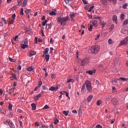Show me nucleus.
<instances>
[{
  "label": "nucleus",
  "instance_id": "nucleus-31",
  "mask_svg": "<svg viewBox=\"0 0 128 128\" xmlns=\"http://www.w3.org/2000/svg\"><path fill=\"white\" fill-rule=\"evenodd\" d=\"M42 82L40 80L38 82V88H40V87L42 86Z\"/></svg>",
  "mask_w": 128,
  "mask_h": 128
},
{
  "label": "nucleus",
  "instance_id": "nucleus-13",
  "mask_svg": "<svg viewBox=\"0 0 128 128\" xmlns=\"http://www.w3.org/2000/svg\"><path fill=\"white\" fill-rule=\"evenodd\" d=\"M100 24H101V26H102V28H104V26H106V23L104 22V21L102 20H100Z\"/></svg>",
  "mask_w": 128,
  "mask_h": 128
},
{
  "label": "nucleus",
  "instance_id": "nucleus-26",
  "mask_svg": "<svg viewBox=\"0 0 128 128\" xmlns=\"http://www.w3.org/2000/svg\"><path fill=\"white\" fill-rule=\"evenodd\" d=\"M12 78L14 80H16V75L14 74H12V77H10V80H12Z\"/></svg>",
  "mask_w": 128,
  "mask_h": 128
},
{
  "label": "nucleus",
  "instance_id": "nucleus-43",
  "mask_svg": "<svg viewBox=\"0 0 128 128\" xmlns=\"http://www.w3.org/2000/svg\"><path fill=\"white\" fill-rule=\"evenodd\" d=\"M20 14L21 16H24V8H21Z\"/></svg>",
  "mask_w": 128,
  "mask_h": 128
},
{
  "label": "nucleus",
  "instance_id": "nucleus-49",
  "mask_svg": "<svg viewBox=\"0 0 128 128\" xmlns=\"http://www.w3.org/2000/svg\"><path fill=\"white\" fill-rule=\"evenodd\" d=\"M14 22V20L12 19L9 22V24H12Z\"/></svg>",
  "mask_w": 128,
  "mask_h": 128
},
{
  "label": "nucleus",
  "instance_id": "nucleus-60",
  "mask_svg": "<svg viewBox=\"0 0 128 128\" xmlns=\"http://www.w3.org/2000/svg\"><path fill=\"white\" fill-rule=\"evenodd\" d=\"M110 28H111L112 30H114V24H112Z\"/></svg>",
  "mask_w": 128,
  "mask_h": 128
},
{
  "label": "nucleus",
  "instance_id": "nucleus-50",
  "mask_svg": "<svg viewBox=\"0 0 128 128\" xmlns=\"http://www.w3.org/2000/svg\"><path fill=\"white\" fill-rule=\"evenodd\" d=\"M12 20H16V14H14L12 15Z\"/></svg>",
  "mask_w": 128,
  "mask_h": 128
},
{
  "label": "nucleus",
  "instance_id": "nucleus-3",
  "mask_svg": "<svg viewBox=\"0 0 128 128\" xmlns=\"http://www.w3.org/2000/svg\"><path fill=\"white\" fill-rule=\"evenodd\" d=\"M84 84L85 86L86 84V90L88 92H90L92 91V83L90 82V81L87 80Z\"/></svg>",
  "mask_w": 128,
  "mask_h": 128
},
{
  "label": "nucleus",
  "instance_id": "nucleus-28",
  "mask_svg": "<svg viewBox=\"0 0 128 128\" xmlns=\"http://www.w3.org/2000/svg\"><path fill=\"white\" fill-rule=\"evenodd\" d=\"M8 108L9 110H12V105L9 103Z\"/></svg>",
  "mask_w": 128,
  "mask_h": 128
},
{
  "label": "nucleus",
  "instance_id": "nucleus-10",
  "mask_svg": "<svg viewBox=\"0 0 128 128\" xmlns=\"http://www.w3.org/2000/svg\"><path fill=\"white\" fill-rule=\"evenodd\" d=\"M112 20L113 22H114L115 24H118V16L116 15H114L112 16Z\"/></svg>",
  "mask_w": 128,
  "mask_h": 128
},
{
  "label": "nucleus",
  "instance_id": "nucleus-30",
  "mask_svg": "<svg viewBox=\"0 0 128 128\" xmlns=\"http://www.w3.org/2000/svg\"><path fill=\"white\" fill-rule=\"evenodd\" d=\"M18 5L19 6H22V0H18Z\"/></svg>",
  "mask_w": 128,
  "mask_h": 128
},
{
  "label": "nucleus",
  "instance_id": "nucleus-1",
  "mask_svg": "<svg viewBox=\"0 0 128 128\" xmlns=\"http://www.w3.org/2000/svg\"><path fill=\"white\" fill-rule=\"evenodd\" d=\"M69 18H70L68 17V16L65 18L62 17V16H59L56 18V20L57 22H58V24H60L61 26H66Z\"/></svg>",
  "mask_w": 128,
  "mask_h": 128
},
{
  "label": "nucleus",
  "instance_id": "nucleus-61",
  "mask_svg": "<svg viewBox=\"0 0 128 128\" xmlns=\"http://www.w3.org/2000/svg\"><path fill=\"white\" fill-rule=\"evenodd\" d=\"M16 6H13L12 8H11V10H16Z\"/></svg>",
  "mask_w": 128,
  "mask_h": 128
},
{
  "label": "nucleus",
  "instance_id": "nucleus-44",
  "mask_svg": "<svg viewBox=\"0 0 128 128\" xmlns=\"http://www.w3.org/2000/svg\"><path fill=\"white\" fill-rule=\"evenodd\" d=\"M92 28H93L92 24H91L90 26V27L88 28V31L92 32Z\"/></svg>",
  "mask_w": 128,
  "mask_h": 128
},
{
  "label": "nucleus",
  "instance_id": "nucleus-5",
  "mask_svg": "<svg viewBox=\"0 0 128 128\" xmlns=\"http://www.w3.org/2000/svg\"><path fill=\"white\" fill-rule=\"evenodd\" d=\"M128 38H126L119 44V46H124V44H128Z\"/></svg>",
  "mask_w": 128,
  "mask_h": 128
},
{
  "label": "nucleus",
  "instance_id": "nucleus-11",
  "mask_svg": "<svg viewBox=\"0 0 128 128\" xmlns=\"http://www.w3.org/2000/svg\"><path fill=\"white\" fill-rule=\"evenodd\" d=\"M30 54H29V56H34L36 54V51H34V50H30Z\"/></svg>",
  "mask_w": 128,
  "mask_h": 128
},
{
  "label": "nucleus",
  "instance_id": "nucleus-7",
  "mask_svg": "<svg viewBox=\"0 0 128 128\" xmlns=\"http://www.w3.org/2000/svg\"><path fill=\"white\" fill-rule=\"evenodd\" d=\"M58 90V86H57L56 87L52 86L49 88V90H50L51 92H54H54H57Z\"/></svg>",
  "mask_w": 128,
  "mask_h": 128
},
{
  "label": "nucleus",
  "instance_id": "nucleus-24",
  "mask_svg": "<svg viewBox=\"0 0 128 128\" xmlns=\"http://www.w3.org/2000/svg\"><path fill=\"white\" fill-rule=\"evenodd\" d=\"M24 12L26 14V16H28V14L29 12H30V9H27L24 10Z\"/></svg>",
  "mask_w": 128,
  "mask_h": 128
},
{
  "label": "nucleus",
  "instance_id": "nucleus-37",
  "mask_svg": "<svg viewBox=\"0 0 128 128\" xmlns=\"http://www.w3.org/2000/svg\"><path fill=\"white\" fill-rule=\"evenodd\" d=\"M120 20H124V14H120Z\"/></svg>",
  "mask_w": 128,
  "mask_h": 128
},
{
  "label": "nucleus",
  "instance_id": "nucleus-42",
  "mask_svg": "<svg viewBox=\"0 0 128 128\" xmlns=\"http://www.w3.org/2000/svg\"><path fill=\"white\" fill-rule=\"evenodd\" d=\"M2 20H3L4 24H7L8 22H6V18H2Z\"/></svg>",
  "mask_w": 128,
  "mask_h": 128
},
{
  "label": "nucleus",
  "instance_id": "nucleus-40",
  "mask_svg": "<svg viewBox=\"0 0 128 128\" xmlns=\"http://www.w3.org/2000/svg\"><path fill=\"white\" fill-rule=\"evenodd\" d=\"M128 4H124V5L122 6V8H124V10H126V8H128Z\"/></svg>",
  "mask_w": 128,
  "mask_h": 128
},
{
  "label": "nucleus",
  "instance_id": "nucleus-6",
  "mask_svg": "<svg viewBox=\"0 0 128 128\" xmlns=\"http://www.w3.org/2000/svg\"><path fill=\"white\" fill-rule=\"evenodd\" d=\"M88 62H90L88 59L85 58L82 60L81 62V64L82 66H86V64H88Z\"/></svg>",
  "mask_w": 128,
  "mask_h": 128
},
{
  "label": "nucleus",
  "instance_id": "nucleus-18",
  "mask_svg": "<svg viewBox=\"0 0 128 128\" xmlns=\"http://www.w3.org/2000/svg\"><path fill=\"white\" fill-rule=\"evenodd\" d=\"M92 24H93L95 28H96V26H98V20H94L92 22Z\"/></svg>",
  "mask_w": 128,
  "mask_h": 128
},
{
  "label": "nucleus",
  "instance_id": "nucleus-21",
  "mask_svg": "<svg viewBox=\"0 0 128 128\" xmlns=\"http://www.w3.org/2000/svg\"><path fill=\"white\" fill-rule=\"evenodd\" d=\"M48 50H49V49L48 48H46V49L44 50L43 52L44 54H48Z\"/></svg>",
  "mask_w": 128,
  "mask_h": 128
},
{
  "label": "nucleus",
  "instance_id": "nucleus-25",
  "mask_svg": "<svg viewBox=\"0 0 128 128\" xmlns=\"http://www.w3.org/2000/svg\"><path fill=\"white\" fill-rule=\"evenodd\" d=\"M102 104V100H98L96 102L97 106H100Z\"/></svg>",
  "mask_w": 128,
  "mask_h": 128
},
{
  "label": "nucleus",
  "instance_id": "nucleus-35",
  "mask_svg": "<svg viewBox=\"0 0 128 128\" xmlns=\"http://www.w3.org/2000/svg\"><path fill=\"white\" fill-rule=\"evenodd\" d=\"M8 60L10 62H16V60H14V59L10 57L8 58Z\"/></svg>",
  "mask_w": 128,
  "mask_h": 128
},
{
  "label": "nucleus",
  "instance_id": "nucleus-36",
  "mask_svg": "<svg viewBox=\"0 0 128 128\" xmlns=\"http://www.w3.org/2000/svg\"><path fill=\"white\" fill-rule=\"evenodd\" d=\"M126 24H128V20H125L122 24L123 26H126Z\"/></svg>",
  "mask_w": 128,
  "mask_h": 128
},
{
  "label": "nucleus",
  "instance_id": "nucleus-9",
  "mask_svg": "<svg viewBox=\"0 0 128 128\" xmlns=\"http://www.w3.org/2000/svg\"><path fill=\"white\" fill-rule=\"evenodd\" d=\"M96 70H94L92 71V70L86 71V74H89L92 76V75L94 74H96Z\"/></svg>",
  "mask_w": 128,
  "mask_h": 128
},
{
  "label": "nucleus",
  "instance_id": "nucleus-46",
  "mask_svg": "<svg viewBox=\"0 0 128 128\" xmlns=\"http://www.w3.org/2000/svg\"><path fill=\"white\" fill-rule=\"evenodd\" d=\"M0 112H2L3 114H6V111L3 112L2 110L0 108Z\"/></svg>",
  "mask_w": 128,
  "mask_h": 128
},
{
  "label": "nucleus",
  "instance_id": "nucleus-20",
  "mask_svg": "<svg viewBox=\"0 0 128 128\" xmlns=\"http://www.w3.org/2000/svg\"><path fill=\"white\" fill-rule=\"evenodd\" d=\"M34 70V68H32V66H30L27 68L28 72H32L33 70Z\"/></svg>",
  "mask_w": 128,
  "mask_h": 128
},
{
  "label": "nucleus",
  "instance_id": "nucleus-15",
  "mask_svg": "<svg viewBox=\"0 0 128 128\" xmlns=\"http://www.w3.org/2000/svg\"><path fill=\"white\" fill-rule=\"evenodd\" d=\"M31 106L32 107V110H36V104H32Z\"/></svg>",
  "mask_w": 128,
  "mask_h": 128
},
{
  "label": "nucleus",
  "instance_id": "nucleus-22",
  "mask_svg": "<svg viewBox=\"0 0 128 128\" xmlns=\"http://www.w3.org/2000/svg\"><path fill=\"white\" fill-rule=\"evenodd\" d=\"M45 58L46 62H48V60H50V54H46L45 56Z\"/></svg>",
  "mask_w": 128,
  "mask_h": 128
},
{
  "label": "nucleus",
  "instance_id": "nucleus-39",
  "mask_svg": "<svg viewBox=\"0 0 128 128\" xmlns=\"http://www.w3.org/2000/svg\"><path fill=\"white\" fill-rule=\"evenodd\" d=\"M48 108H50V106L46 104L45 106L43 108V110H48Z\"/></svg>",
  "mask_w": 128,
  "mask_h": 128
},
{
  "label": "nucleus",
  "instance_id": "nucleus-17",
  "mask_svg": "<svg viewBox=\"0 0 128 128\" xmlns=\"http://www.w3.org/2000/svg\"><path fill=\"white\" fill-rule=\"evenodd\" d=\"M70 16L72 19V20H74V18L76 16V14H70Z\"/></svg>",
  "mask_w": 128,
  "mask_h": 128
},
{
  "label": "nucleus",
  "instance_id": "nucleus-16",
  "mask_svg": "<svg viewBox=\"0 0 128 128\" xmlns=\"http://www.w3.org/2000/svg\"><path fill=\"white\" fill-rule=\"evenodd\" d=\"M94 98V96L90 95L87 98L88 102H90Z\"/></svg>",
  "mask_w": 128,
  "mask_h": 128
},
{
  "label": "nucleus",
  "instance_id": "nucleus-14",
  "mask_svg": "<svg viewBox=\"0 0 128 128\" xmlns=\"http://www.w3.org/2000/svg\"><path fill=\"white\" fill-rule=\"evenodd\" d=\"M81 92L82 94H84V92H86V85L84 84H83L82 86V88L81 89Z\"/></svg>",
  "mask_w": 128,
  "mask_h": 128
},
{
  "label": "nucleus",
  "instance_id": "nucleus-47",
  "mask_svg": "<svg viewBox=\"0 0 128 128\" xmlns=\"http://www.w3.org/2000/svg\"><path fill=\"white\" fill-rule=\"evenodd\" d=\"M24 44H26V45H27L28 44V40L25 39L24 40Z\"/></svg>",
  "mask_w": 128,
  "mask_h": 128
},
{
  "label": "nucleus",
  "instance_id": "nucleus-62",
  "mask_svg": "<svg viewBox=\"0 0 128 128\" xmlns=\"http://www.w3.org/2000/svg\"><path fill=\"white\" fill-rule=\"evenodd\" d=\"M118 80H112V84H114V82H117Z\"/></svg>",
  "mask_w": 128,
  "mask_h": 128
},
{
  "label": "nucleus",
  "instance_id": "nucleus-41",
  "mask_svg": "<svg viewBox=\"0 0 128 128\" xmlns=\"http://www.w3.org/2000/svg\"><path fill=\"white\" fill-rule=\"evenodd\" d=\"M46 22H48V20H46L44 22H42V26H44L46 24Z\"/></svg>",
  "mask_w": 128,
  "mask_h": 128
},
{
  "label": "nucleus",
  "instance_id": "nucleus-45",
  "mask_svg": "<svg viewBox=\"0 0 128 128\" xmlns=\"http://www.w3.org/2000/svg\"><path fill=\"white\" fill-rule=\"evenodd\" d=\"M108 44H112V39H109L108 40Z\"/></svg>",
  "mask_w": 128,
  "mask_h": 128
},
{
  "label": "nucleus",
  "instance_id": "nucleus-23",
  "mask_svg": "<svg viewBox=\"0 0 128 128\" xmlns=\"http://www.w3.org/2000/svg\"><path fill=\"white\" fill-rule=\"evenodd\" d=\"M50 26H52V23L46 24V28L47 30H50Z\"/></svg>",
  "mask_w": 128,
  "mask_h": 128
},
{
  "label": "nucleus",
  "instance_id": "nucleus-32",
  "mask_svg": "<svg viewBox=\"0 0 128 128\" xmlns=\"http://www.w3.org/2000/svg\"><path fill=\"white\" fill-rule=\"evenodd\" d=\"M60 122V121L58 120V118H55L54 120V124H58Z\"/></svg>",
  "mask_w": 128,
  "mask_h": 128
},
{
  "label": "nucleus",
  "instance_id": "nucleus-54",
  "mask_svg": "<svg viewBox=\"0 0 128 128\" xmlns=\"http://www.w3.org/2000/svg\"><path fill=\"white\" fill-rule=\"evenodd\" d=\"M83 4H88V2H86V0H82Z\"/></svg>",
  "mask_w": 128,
  "mask_h": 128
},
{
  "label": "nucleus",
  "instance_id": "nucleus-29",
  "mask_svg": "<svg viewBox=\"0 0 128 128\" xmlns=\"http://www.w3.org/2000/svg\"><path fill=\"white\" fill-rule=\"evenodd\" d=\"M120 80H122L123 82H128V78H120Z\"/></svg>",
  "mask_w": 128,
  "mask_h": 128
},
{
  "label": "nucleus",
  "instance_id": "nucleus-34",
  "mask_svg": "<svg viewBox=\"0 0 128 128\" xmlns=\"http://www.w3.org/2000/svg\"><path fill=\"white\" fill-rule=\"evenodd\" d=\"M74 0H64L66 4H68L70 2H72Z\"/></svg>",
  "mask_w": 128,
  "mask_h": 128
},
{
  "label": "nucleus",
  "instance_id": "nucleus-19",
  "mask_svg": "<svg viewBox=\"0 0 128 128\" xmlns=\"http://www.w3.org/2000/svg\"><path fill=\"white\" fill-rule=\"evenodd\" d=\"M28 45H26V44H21V48H22V50H24V48H28Z\"/></svg>",
  "mask_w": 128,
  "mask_h": 128
},
{
  "label": "nucleus",
  "instance_id": "nucleus-38",
  "mask_svg": "<svg viewBox=\"0 0 128 128\" xmlns=\"http://www.w3.org/2000/svg\"><path fill=\"white\" fill-rule=\"evenodd\" d=\"M94 8V6H91L90 8V9L88 10V12H90L93 10V8Z\"/></svg>",
  "mask_w": 128,
  "mask_h": 128
},
{
  "label": "nucleus",
  "instance_id": "nucleus-8",
  "mask_svg": "<svg viewBox=\"0 0 128 128\" xmlns=\"http://www.w3.org/2000/svg\"><path fill=\"white\" fill-rule=\"evenodd\" d=\"M111 100L113 102L114 106H118V101L117 98H113Z\"/></svg>",
  "mask_w": 128,
  "mask_h": 128
},
{
  "label": "nucleus",
  "instance_id": "nucleus-4",
  "mask_svg": "<svg viewBox=\"0 0 128 128\" xmlns=\"http://www.w3.org/2000/svg\"><path fill=\"white\" fill-rule=\"evenodd\" d=\"M4 124H6V126H14V123H12V122L10 120H7L4 122Z\"/></svg>",
  "mask_w": 128,
  "mask_h": 128
},
{
  "label": "nucleus",
  "instance_id": "nucleus-56",
  "mask_svg": "<svg viewBox=\"0 0 128 128\" xmlns=\"http://www.w3.org/2000/svg\"><path fill=\"white\" fill-rule=\"evenodd\" d=\"M36 96L38 97V98H42V94H39L38 96Z\"/></svg>",
  "mask_w": 128,
  "mask_h": 128
},
{
  "label": "nucleus",
  "instance_id": "nucleus-55",
  "mask_svg": "<svg viewBox=\"0 0 128 128\" xmlns=\"http://www.w3.org/2000/svg\"><path fill=\"white\" fill-rule=\"evenodd\" d=\"M52 50H54V48H50V54H52Z\"/></svg>",
  "mask_w": 128,
  "mask_h": 128
},
{
  "label": "nucleus",
  "instance_id": "nucleus-33",
  "mask_svg": "<svg viewBox=\"0 0 128 128\" xmlns=\"http://www.w3.org/2000/svg\"><path fill=\"white\" fill-rule=\"evenodd\" d=\"M70 112L68 111H66V110H64L62 112V114H64L65 116H68V113Z\"/></svg>",
  "mask_w": 128,
  "mask_h": 128
},
{
  "label": "nucleus",
  "instance_id": "nucleus-2",
  "mask_svg": "<svg viewBox=\"0 0 128 128\" xmlns=\"http://www.w3.org/2000/svg\"><path fill=\"white\" fill-rule=\"evenodd\" d=\"M100 46H94L92 47H91L90 48V52H91V54H98V52L99 50H100Z\"/></svg>",
  "mask_w": 128,
  "mask_h": 128
},
{
  "label": "nucleus",
  "instance_id": "nucleus-57",
  "mask_svg": "<svg viewBox=\"0 0 128 128\" xmlns=\"http://www.w3.org/2000/svg\"><path fill=\"white\" fill-rule=\"evenodd\" d=\"M42 88H43V90H48V88L46 87V86H42Z\"/></svg>",
  "mask_w": 128,
  "mask_h": 128
},
{
  "label": "nucleus",
  "instance_id": "nucleus-48",
  "mask_svg": "<svg viewBox=\"0 0 128 128\" xmlns=\"http://www.w3.org/2000/svg\"><path fill=\"white\" fill-rule=\"evenodd\" d=\"M96 128H102V126L100 124H98L96 126Z\"/></svg>",
  "mask_w": 128,
  "mask_h": 128
},
{
  "label": "nucleus",
  "instance_id": "nucleus-58",
  "mask_svg": "<svg viewBox=\"0 0 128 128\" xmlns=\"http://www.w3.org/2000/svg\"><path fill=\"white\" fill-rule=\"evenodd\" d=\"M64 92H65L66 94V96L68 98V93L66 91H64Z\"/></svg>",
  "mask_w": 128,
  "mask_h": 128
},
{
  "label": "nucleus",
  "instance_id": "nucleus-53",
  "mask_svg": "<svg viewBox=\"0 0 128 128\" xmlns=\"http://www.w3.org/2000/svg\"><path fill=\"white\" fill-rule=\"evenodd\" d=\"M34 42L36 44H38V37H35Z\"/></svg>",
  "mask_w": 128,
  "mask_h": 128
},
{
  "label": "nucleus",
  "instance_id": "nucleus-51",
  "mask_svg": "<svg viewBox=\"0 0 128 128\" xmlns=\"http://www.w3.org/2000/svg\"><path fill=\"white\" fill-rule=\"evenodd\" d=\"M100 17L98 16L94 17L93 18V20H100Z\"/></svg>",
  "mask_w": 128,
  "mask_h": 128
},
{
  "label": "nucleus",
  "instance_id": "nucleus-64",
  "mask_svg": "<svg viewBox=\"0 0 128 128\" xmlns=\"http://www.w3.org/2000/svg\"><path fill=\"white\" fill-rule=\"evenodd\" d=\"M72 82V79L71 78L68 80L67 82Z\"/></svg>",
  "mask_w": 128,
  "mask_h": 128
},
{
  "label": "nucleus",
  "instance_id": "nucleus-27",
  "mask_svg": "<svg viewBox=\"0 0 128 128\" xmlns=\"http://www.w3.org/2000/svg\"><path fill=\"white\" fill-rule=\"evenodd\" d=\"M14 89L13 88H11L8 90V92H9L10 94H12V92H14Z\"/></svg>",
  "mask_w": 128,
  "mask_h": 128
},
{
  "label": "nucleus",
  "instance_id": "nucleus-59",
  "mask_svg": "<svg viewBox=\"0 0 128 128\" xmlns=\"http://www.w3.org/2000/svg\"><path fill=\"white\" fill-rule=\"evenodd\" d=\"M12 116H13L12 113V112H10L8 116H9V118H12Z\"/></svg>",
  "mask_w": 128,
  "mask_h": 128
},
{
  "label": "nucleus",
  "instance_id": "nucleus-63",
  "mask_svg": "<svg viewBox=\"0 0 128 128\" xmlns=\"http://www.w3.org/2000/svg\"><path fill=\"white\" fill-rule=\"evenodd\" d=\"M50 44H54V41L52 40V38H50Z\"/></svg>",
  "mask_w": 128,
  "mask_h": 128
},
{
  "label": "nucleus",
  "instance_id": "nucleus-12",
  "mask_svg": "<svg viewBox=\"0 0 128 128\" xmlns=\"http://www.w3.org/2000/svg\"><path fill=\"white\" fill-rule=\"evenodd\" d=\"M56 9H54V10L51 12L49 14L50 16H56Z\"/></svg>",
  "mask_w": 128,
  "mask_h": 128
},
{
  "label": "nucleus",
  "instance_id": "nucleus-52",
  "mask_svg": "<svg viewBox=\"0 0 128 128\" xmlns=\"http://www.w3.org/2000/svg\"><path fill=\"white\" fill-rule=\"evenodd\" d=\"M108 0H101V2H102L103 4H106V2Z\"/></svg>",
  "mask_w": 128,
  "mask_h": 128
}]
</instances>
